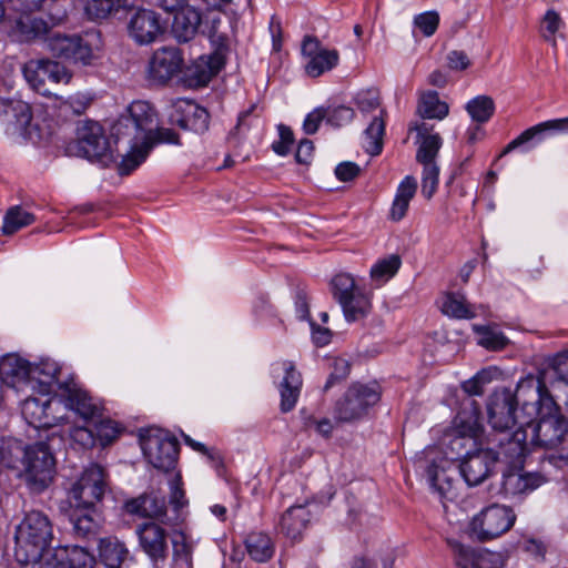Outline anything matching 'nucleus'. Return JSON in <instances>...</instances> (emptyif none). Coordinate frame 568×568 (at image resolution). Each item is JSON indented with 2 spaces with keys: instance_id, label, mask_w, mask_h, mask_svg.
I'll list each match as a JSON object with an SVG mask.
<instances>
[{
  "instance_id": "nucleus-22",
  "label": "nucleus",
  "mask_w": 568,
  "mask_h": 568,
  "mask_svg": "<svg viewBox=\"0 0 568 568\" xmlns=\"http://www.w3.org/2000/svg\"><path fill=\"white\" fill-rule=\"evenodd\" d=\"M94 556L80 546L58 547L32 568H93Z\"/></svg>"
},
{
  "instance_id": "nucleus-26",
  "label": "nucleus",
  "mask_w": 568,
  "mask_h": 568,
  "mask_svg": "<svg viewBox=\"0 0 568 568\" xmlns=\"http://www.w3.org/2000/svg\"><path fill=\"white\" fill-rule=\"evenodd\" d=\"M547 132H568V116L548 120L526 129L505 146L500 156L521 146L529 150L534 144L539 143Z\"/></svg>"
},
{
  "instance_id": "nucleus-57",
  "label": "nucleus",
  "mask_w": 568,
  "mask_h": 568,
  "mask_svg": "<svg viewBox=\"0 0 568 568\" xmlns=\"http://www.w3.org/2000/svg\"><path fill=\"white\" fill-rule=\"evenodd\" d=\"M92 98L84 93H75L70 95L67 100L61 101L60 108L65 112H71L73 115H82L91 105Z\"/></svg>"
},
{
  "instance_id": "nucleus-44",
  "label": "nucleus",
  "mask_w": 568,
  "mask_h": 568,
  "mask_svg": "<svg viewBox=\"0 0 568 568\" xmlns=\"http://www.w3.org/2000/svg\"><path fill=\"white\" fill-rule=\"evenodd\" d=\"M442 312L449 317L458 320H470L476 316L466 298L456 293L445 295L442 303Z\"/></svg>"
},
{
  "instance_id": "nucleus-18",
  "label": "nucleus",
  "mask_w": 568,
  "mask_h": 568,
  "mask_svg": "<svg viewBox=\"0 0 568 568\" xmlns=\"http://www.w3.org/2000/svg\"><path fill=\"white\" fill-rule=\"evenodd\" d=\"M123 508L129 515L150 519L149 521H159L166 526L174 525L173 519L168 516L165 497L154 490L126 500Z\"/></svg>"
},
{
  "instance_id": "nucleus-2",
  "label": "nucleus",
  "mask_w": 568,
  "mask_h": 568,
  "mask_svg": "<svg viewBox=\"0 0 568 568\" xmlns=\"http://www.w3.org/2000/svg\"><path fill=\"white\" fill-rule=\"evenodd\" d=\"M156 114L150 103L134 101L113 125L116 141L126 140L130 146L123 155L118 171L120 175H129L149 156L151 150L160 143L180 144L176 132L169 128H155Z\"/></svg>"
},
{
  "instance_id": "nucleus-43",
  "label": "nucleus",
  "mask_w": 568,
  "mask_h": 568,
  "mask_svg": "<svg viewBox=\"0 0 568 568\" xmlns=\"http://www.w3.org/2000/svg\"><path fill=\"white\" fill-rule=\"evenodd\" d=\"M386 111L382 110L379 116H375L365 130V150L371 155H378L383 150V136L385 134Z\"/></svg>"
},
{
  "instance_id": "nucleus-38",
  "label": "nucleus",
  "mask_w": 568,
  "mask_h": 568,
  "mask_svg": "<svg viewBox=\"0 0 568 568\" xmlns=\"http://www.w3.org/2000/svg\"><path fill=\"white\" fill-rule=\"evenodd\" d=\"M99 556L106 568H121L129 557V550L118 538L106 537L100 539Z\"/></svg>"
},
{
  "instance_id": "nucleus-64",
  "label": "nucleus",
  "mask_w": 568,
  "mask_h": 568,
  "mask_svg": "<svg viewBox=\"0 0 568 568\" xmlns=\"http://www.w3.org/2000/svg\"><path fill=\"white\" fill-rule=\"evenodd\" d=\"M504 559L499 552L479 549L477 568H503Z\"/></svg>"
},
{
  "instance_id": "nucleus-5",
  "label": "nucleus",
  "mask_w": 568,
  "mask_h": 568,
  "mask_svg": "<svg viewBox=\"0 0 568 568\" xmlns=\"http://www.w3.org/2000/svg\"><path fill=\"white\" fill-rule=\"evenodd\" d=\"M70 155L85 158L92 162L108 165L114 160L113 151L103 128L93 121H87L78 128L77 139L68 144Z\"/></svg>"
},
{
  "instance_id": "nucleus-62",
  "label": "nucleus",
  "mask_w": 568,
  "mask_h": 568,
  "mask_svg": "<svg viewBox=\"0 0 568 568\" xmlns=\"http://www.w3.org/2000/svg\"><path fill=\"white\" fill-rule=\"evenodd\" d=\"M356 105L362 112H371L379 106V94L376 90L361 91L356 95Z\"/></svg>"
},
{
  "instance_id": "nucleus-6",
  "label": "nucleus",
  "mask_w": 568,
  "mask_h": 568,
  "mask_svg": "<svg viewBox=\"0 0 568 568\" xmlns=\"http://www.w3.org/2000/svg\"><path fill=\"white\" fill-rule=\"evenodd\" d=\"M382 395L381 385L377 382L368 384L354 383L338 399L334 407V418L337 422L351 423L364 417L368 409L376 405Z\"/></svg>"
},
{
  "instance_id": "nucleus-46",
  "label": "nucleus",
  "mask_w": 568,
  "mask_h": 568,
  "mask_svg": "<svg viewBox=\"0 0 568 568\" xmlns=\"http://www.w3.org/2000/svg\"><path fill=\"white\" fill-rule=\"evenodd\" d=\"M466 111L473 121L486 123L495 113V102L488 95H478L467 102Z\"/></svg>"
},
{
  "instance_id": "nucleus-34",
  "label": "nucleus",
  "mask_w": 568,
  "mask_h": 568,
  "mask_svg": "<svg viewBox=\"0 0 568 568\" xmlns=\"http://www.w3.org/2000/svg\"><path fill=\"white\" fill-rule=\"evenodd\" d=\"M223 67L222 57L217 53L201 55L187 70L191 85L204 87Z\"/></svg>"
},
{
  "instance_id": "nucleus-19",
  "label": "nucleus",
  "mask_w": 568,
  "mask_h": 568,
  "mask_svg": "<svg viewBox=\"0 0 568 568\" xmlns=\"http://www.w3.org/2000/svg\"><path fill=\"white\" fill-rule=\"evenodd\" d=\"M50 52L60 59L90 64L93 59L91 45L79 36L54 33L47 38Z\"/></svg>"
},
{
  "instance_id": "nucleus-49",
  "label": "nucleus",
  "mask_w": 568,
  "mask_h": 568,
  "mask_svg": "<svg viewBox=\"0 0 568 568\" xmlns=\"http://www.w3.org/2000/svg\"><path fill=\"white\" fill-rule=\"evenodd\" d=\"M547 374L546 386L549 389L548 384L551 383V378L556 377L557 381L562 382L568 385V351L564 353H559L550 362L549 368L545 371H540L538 377L541 374Z\"/></svg>"
},
{
  "instance_id": "nucleus-55",
  "label": "nucleus",
  "mask_w": 568,
  "mask_h": 568,
  "mask_svg": "<svg viewBox=\"0 0 568 568\" xmlns=\"http://www.w3.org/2000/svg\"><path fill=\"white\" fill-rule=\"evenodd\" d=\"M439 182V168L437 164L423 165L422 194L432 199L436 193Z\"/></svg>"
},
{
  "instance_id": "nucleus-21",
  "label": "nucleus",
  "mask_w": 568,
  "mask_h": 568,
  "mask_svg": "<svg viewBox=\"0 0 568 568\" xmlns=\"http://www.w3.org/2000/svg\"><path fill=\"white\" fill-rule=\"evenodd\" d=\"M169 121L182 130L204 133L209 129L210 115L207 111L189 100H178L172 104Z\"/></svg>"
},
{
  "instance_id": "nucleus-33",
  "label": "nucleus",
  "mask_w": 568,
  "mask_h": 568,
  "mask_svg": "<svg viewBox=\"0 0 568 568\" xmlns=\"http://www.w3.org/2000/svg\"><path fill=\"white\" fill-rule=\"evenodd\" d=\"M285 375L282 383L280 384L281 393V410L283 413L291 412L298 399L301 387H302V375L296 371L295 366L291 362L284 363Z\"/></svg>"
},
{
  "instance_id": "nucleus-52",
  "label": "nucleus",
  "mask_w": 568,
  "mask_h": 568,
  "mask_svg": "<svg viewBox=\"0 0 568 568\" xmlns=\"http://www.w3.org/2000/svg\"><path fill=\"white\" fill-rule=\"evenodd\" d=\"M183 483L180 476H175L170 481V505L173 511L176 514L173 521L174 525L180 520V510L187 505L185 491L183 489Z\"/></svg>"
},
{
  "instance_id": "nucleus-27",
  "label": "nucleus",
  "mask_w": 568,
  "mask_h": 568,
  "mask_svg": "<svg viewBox=\"0 0 568 568\" xmlns=\"http://www.w3.org/2000/svg\"><path fill=\"white\" fill-rule=\"evenodd\" d=\"M59 405H61L60 397L48 398L45 400L30 397L24 402L23 414L30 418L29 423L33 424L36 427L51 428L63 420L62 416L52 414Z\"/></svg>"
},
{
  "instance_id": "nucleus-40",
  "label": "nucleus",
  "mask_w": 568,
  "mask_h": 568,
  "mask_svg": "<svg viewBox=\"0 0 568 568\" xmlns=\"http://www.w3.org/2000/svg\"><path fill=\"white\" fill-rule=\"evenodd\" d=\"M417 112L423 119L443 120L449 113V105L439 99L436 91H424L419 95Z\"/></svg>"
},
{
  "instance_id": "nucleus-53",
  "label": "nucleus",
  "mask_w": 568,
  "mask_h": 568,
  "mask_svg": "<svg viewBox=\"0 0 568 568\" xmlns=\"http://www.w3.org/2000/svg\"><path fill=\"white\" fill-rule=\"evenodd\" d=\"M428 478L432 487H434L443 498L453 499L455 494L453 493L452 481L445 477V473L437 471L434 465L427 469Z\"/></svg>"
},
{
  "instance_id": "nucleus-23",
  "label": "nucleus",
  "mask_w": 568,
  "mask_h": 568,
  "mask_svg": "<svg viewBox=\"0 0 568 568\" xmlns=\"http://www.w3.org/2000/svg\"><path fill=\"white\" fill-rule=\"evenodd\" d=\"M128 31L135 43L146 45L156 41L164 33L165 27L154 11L140 9L131 17Z\"/></svg>"
},
{
  "instance_id": "nucleus-9",
  "label": "nucleus",
  "mask_w": 568,
  "mask_h": 568,
  "mask_svg": "<svg viewBox=\"0 0 568 568\" xmlns=\"http://www.w3.org/2000/svg\"><path fill=\"white\" fill-rule=\"evenodd\" d=\"M516 520L513 509L507 506L491 505L476 515L470 529L480 541L495 539L508 531Z\"/></svg>"
},
{
  "instance_id": "nucleus-13",
  "label": "nucleus",
  "mask_w": 568,
  "mask_h": 568,
  "mask_svg": "<svg viewBox=\"0 0 568 568\" xmlns=\"http://www.w3.org/2000/svg\"><path fill=\"white\" fill-rule=\"evenodd\" d=\"M67 18V12L54 3L47 13V19L37 17L29 12H22L16 20L14 30L22 41H31L36 39H45L52 34V28L61 24Z\"/></svg>"
},
{
  "instance_id": "nucleus-29",
  "label": "nucleus",
  "mask_w": 568,
  "mask_h": 568,
  "mask_svg": "<svg viewBox=\"0 0 568 568\" xmlns=\"http://www.w3.org/2000/svg\"><path fill=\"white\" fill-rule=\"evenodd\" d=\"M69 520L73 532L81 538L97 536L102 523L101 515L97 511L95 506L72 505Z\"/></svg>"
},
{
  "instance_id": "nucleus-12",
  "label": "nucleus",
  "mask_w": 568,
  "mask_h": 568,
  "mask_svg": "<svg viewBox=\"0 0 568 568\" xmlns=\"http://www.w3.org/2000/svg\"><path fill=\"white\" fill-rule=\"evenodd\" d=\"M547 481L538 471H525L524 465H508L501 473L498 493L505 499H523Z\"/></svg>"
},
{
  "instance_id": "nucleus-31",
  "label": "nucleus",
  "mask_w": 568,
  "mask_h": 568,
  "mask_svg": "<svg viewBox=\"0 0 568 568\" xmlns=\"http://www.w3.org/2000/svg\"><path fill=\"white\" fill-rule=\"evenodd\" d=\"M33 118L31 105L19 99L0 98V121L26 131Z\"/></svg>"
},
{
  "instance_id": "nucleus-35",
  "label": "nucleus",
  "mask_w": 568,
  "mask_h": 568,
  "mask_svg": "<svg viewBox=\"0 0 568 568\" xmlns=\"http://www.w3.org/2000/svg\"><path fill=\"white\" fill-rule=\"evenodd\" d=\"M201 24V13L194 8L179 10L172 22V34L179 42L192 40Z\"/></svg>"
},
{
  "instance_id": "nucleus-30",
  "label": "nucleus",
  "mask_w": 568,
  "mask_h": 568,
  "mask_svg": "<svg viewBox=\"0 0 568 568\" xmlns=\"http://www.w3.org/2000/svg\"><path fill=\"white\" fill-rule=\"evenodd\" d=\"M417 131L418 149L416 161L422 165L436 164V156L442 148L443 140L438 133H432V126L423 122L415 126Z\"/></svg>"
},
{
  "instance_id": "nucleus-11",
  "label": "nucleus",
  "mask_w": 568,
  "mask_h": 568,
  "mask_svg": "<svg viewBox=\"0 0 568 568\" xmlns=\"http://www.w3.org/2000/svg\"><path fill=\"white\" fill-rule=\"evenodd\" d=\"M22 72L31 88L44 97L51 95L45 88L47 81L68 84L72 79V73L63 64L50 59L30 60L23 65Z\"/></svg>"
},
{
  "instance_id": "nucleus-14",
  "label": "nucleus",
  "mask_w": 568,
  "mask_h": 568,
  "mask_svg": "<svg viewBox=\"0 0 568 568\" xmlns=\"http://www.w3.org/2000/svg\"><path fill=\"white\" fill-rule=\"evenodd\" d=\"M497 462L498 454L494 449L477 447L466 452L458 467L467 485L477 486L493 474Z\"/></svg>"
},
{
  "instance_id": "nucleus-15",
  "label": "nucleus",
  "mask_w": 568,
  "mask_h": 568,
  "mask_svg": "<svg viewBox=\"0 0 568 568\" xmlns=\"http://www.w3.org/2000/svg\"><path fill=\"white\" fill-rule=\"evenodd\" d=\"M139 546L154 564H163L169 556V534L161 523L144 521L135 527Z\"/></svg>"
},
{
  "instance_id": "nucleus-20",
  "label": "nucleus",
  "mask_w": 568,
  "mask_h": 568,
  "mask_svg": "<svg viewBox=\"0 0 568 568\" xmlns=\"http://www.w3.org/2000/svg\"><path fill=\"white\" fill-rule=\"evenodd\" d=\"M301 50L302 54L308 59L305 71L312 78H317L338 64V51L323 48L314 36L304 37Z\"/></svg>"
},
{
  "instance_id": "nucleus-45",
  "label": "nucleus",
  "mask_w": 568,
  "mask_h": 568,
  "mask_svg": "<svg viewBox=\"0 0 568 568\" xmlns=\"http://www.w3.org/2000/svg\"><path fill=\"white\" fill-rule=\"evenodd\" d=\"M34 221L36 217L32 213L23 210L21 206H12L4 215L2 232L6 235H11Z\"/></svg>"
},
{
  "instance_id": "nucleus-58",
  "label": "nucleus",
  "mask_w": 568,
  "mask_h": 568,
  "mask_svg": "<svg viewBox=\"0 0 568 568\" xmlns=\"http://www.w3.org/2000/svg\"><path fill=\"white\" fill-rule=\"evenodd\" d=\"M478 552L479 549L455 544L454 554L456 566L458 568H477Z\"/></svg>"
},
{
  "instance_id": "nucleus-16",
  "label": "nucleus",
  "mask_w": 568,
  "mask_h": 568,
  "mask_svg": "<svg viewBox=\"0 0 568 568\" xmlns=\"http://www.w3.org/2000/svg\"><path fill=\"white\" fill-rule=\"evenodd\" d=\"M183 63L184 59L179 48H159L149 61L148 79L155 84H166L181 72Z\"/></svg>"
},
{
  "instance_id": "nucleus-4",
  "label": "nucleus",
  "mask_w": 568,
  "mask_h": 568,
  "mask_svg": "<svg viewBox=\"0 0 568 568\" xmlns=\"http://www.w3.org/2000/svg\"><path fill=\"white\" fill-rule=\"evenodd\" d=\"M332 294L339 303L346 322H362L372 314V293L359 287L354 277L339 273L332 278Z\"/></svg>"
},
{
  "instance_id": "nucleus-56",
  "label": "nucleus",
  "mask_w": 568,
  "mask_h": 568,
  "mask_svg": "<svg viewBox=\"0 0 568 568\" xmlns=\"http://www.w3.org/2000/svg\"><path fill=\"white\" fill-rule=\"evenodd\" d=\"M562 21L560 16L555 10H548L541 21L540 34L541 37L556 45L555 34L561 27Z\"/></svg>"
},
{
  "instance_id": "nucleus-3",
  "label": "nucleus",
  "mask_w": 568,
  "mask_h": 568,
  "mask_svg": "<svg viewBox=\"0 0 568 568\" xmlns=\"http://www.w3.org/2000/svg\"><path fill=\"white\" fill-rule=\"evenodd\" d=\"M52 537V525L45 514L39 510L27 513L16 532V559L22 565L32 564V567L44 560L47 552L53 550L49 548Z\"/></svg>"
},
{
  "instance_id": "nucleus-47",
  "label": "nucleus",
  "mask_w": 568,
  "mask_h": 568,
  "mask_svg": "<svg viewBox=\"0 0 568 568\" xmlns=\"http://www.w3.org/2000/svg\"><path fill=\"white\" fill-rule=\"evenodd\" d=\"M400 264L399 256L395 254L379 260L371 268V278L376 282L377 285L384 284L397 273Z\"/></svg>"
},
{
  "instance_id": "nucleus-32",
  "label": "nucleus",
  "mask_w": 568,
  "mask_h": 568,
  "mask_svg": "<svg viewBox=\"0 0 568 568\" xmlns=\"http://www.w3.org/2000/svg\"><path fill=\"white\" fill-rule=\"evenodd\" d=\"M311 521V511L306 505L290 507L281 517V531L293 541L300 540Z\"/></svg>"
},
{
  "instance_id": "nucleus-37",
  "label": "nucleus",
  "mask_w": 568,
  "mask_h": 568,
  "mask_svg": "<svg viewBox=\"0 0 568 568\" xmlns=\"http://www.w3.org/2000/svg\"><path fill=\"white\" fill-rule=\"evenodd\" d=\"M244 544L248 556L256 562L268 561L275 551L273 540L264 531H251L246 536Z\"/></svg>"
},
{
  "instance_id": "nucleus-63",
  "label": "nucleus",
  "mask_w": 568,
  "mask_h": 568,
  "mask_svg": "<svg viewBox=\"0 0 568 568\" xmlns=\"http://www.w3.org/2000/svg\"><path fill=\"white\" fill-rule=\"evenodd\" d=\"M488 381L487 373L481 371L474 377L463 382L462 389L469 396H480L484 394V385Z\"/></svg>"
},
{
  "instance_id": "nucleus-17",
  "label": "nucleus",
  "mask_w": 568,
  "mask_h": 568,
  "mask_svg": "<svg viewBox=\"0 0 568 568\" xmlns=\"http://www.w3.org/2000/svg\"><path fill=\"white\" fill-rule=\"evenodd\" d=\"M143 454L156 469L169 471L174 468L179 454L176 438L162 435H150L142 439Z\"/></svg>"
},
{
  "instance_id": "nucleus-28",
  "label": "nucleus",
  "mask_w": 568,
  "mask_h": 568,
  "mask_svg": "<svg viewBox=\"0 0 568 568\" xmlns=\"http://www.w3.org/2000/svg\"><path fill=\"white\" fill-rule=\"evenodd\" d=\"M504 436L498 439L499 452L507 459L509 465H524L525 457L528 453L527 428L520 425L513 434L503 433Z\"/></svg>"
},
{
  "instance_id": "nucleus-1",
  "label": "nucleus",
  "mask_w": 568,
  "mask_h": 568,
  "mask_svg": "<svg viewBox=\"0 0 568 568\" xmlns=\"http://www.w3.org/2000/svg\"><path fill=\"white\" fill-rule=\"evenodd\" d=\"M547 374L528 375L519 381L523 399L520 425L531 428V444L544 449H556L568 434V422L546 386Z\"/></svg>"
},
{
  "instance_id": "nucleus-36",
  "label": "nucleus",
  "mask_w": 568,
  "mask_h": 568,
  "mask_svg": "<svg viewBox=\"0 0 568 568\" xmlns=\"http://www.w3.org/2000/svg\"><path fill=\"white\" fill-rule=\"evenodd\" d=\"M60 368L53 361H41L38 364H31L30 383H38L40 393L49 395L53 392V386L57 384L59 387L62 383L58 381ZM65 383H63L64 385Z\"/></svg>"
},
{
  "instance_id": "nucleus-60",
  "label": "nucleus",
  "mask_w": 568,
  "mask_h": 568,
  "mask_svg": "<svg viewBox=\"0 0 568 568\" xmlns=\"http://www.w3.org/2000/svg\"><path fill=\"white\" fill-rule=\"evenodd\" d=\"M351 372V364L347 359L337 357L333 361L332 372L325 383L324 389H329L334 384L345 379Z\"/></svg>"
},
{
  "instance_id": "nucleus-61",
  "label": "nucleus",
  "mask_w": 568,
  "mask_h": 568,
  "mask_svg": "<svg viewBox=\"0 0 568 568\" xmlns=\"http://www.w3.org/2000/svg\"><path fill=\"white\" fill-rule=\"evenodd\" d=\"M70 436L82 448H92L98 444L94 427L77 426L71 430Z\"/></svg>"
},
{
  "instance_id": "nucleus-51",
  "label": "nucleus",
  "mask_w": 568,
  "mask_h": 568,
  "mask_svg": "<svg viewBox=\"0 0 568 568\" xmlns=\"http://www.w3.org/2000/svg\"><path fill=\"white\" fill-rule=\"evenodd\" d=\"M97 443L105 447L113 443L120 435L121 428L114 420L102 419L94 425Z\"/></svg>"
},
{
  "instance_id": "nucleus-42",
  "label": "nucleus",
  "mask_w": 568,
  "mask_h": 568,
  "mask_svg": "<svg viewBox=\"0 0 568 568\" xmlns=\"http://www.w3.org/2000/svg\"><path fill=\"white\" fill-rule=\"evenodd\" d=\"M31 363L17 356L7 355L0 361V376L4 382L30 381Z\"/></svg>"
},
{
  "instance_id": "nucleus-10",
  "label": "nucleus",
  "mask_w": 568,
  "mask_h": 568,
  "mask_svg": "<svg viewBox=\"0 0 568 568\" xmlns=\"http://www.w3.org/2000/svg\"><path fill=\"white\" fill-rule=\"evenodd\" d=\"M106 489V470L98 464H91L70 489L71 505L95 506L102 500Z\"/></svg>"
},
{
  "instance_id": "nucleus-48",
  "label": "nucleus",
  "mask_w": 568,
  "mask_h": 568,
  "mask_svg": "<svg viewBox=\"0 0 568 568\" xmlns=\"http://www.w3.org/2000/svg\"><path fill=\"white\" fill-rule=\"evenodd\" d=\"M474 331L479 335L478 344L488 351H500L509 343L508 338L501 333L488 326H474Z\"/></svg>"
},
{
  "instance_id": "nucleus-24",
  "label": "nucleus",
  "mask_w": 568,
  "mask_h": 568,
  "mask_svg": "<svg viewBox=\"0 0 568 568\" xmlns=\"http://www.w3.org/2000/svg\"><path fill=\"white\" fill-rule=\"evenodd\" d=\"M478 417L479 408L477 406H475L474 413L468 420L463 418V413L458 415L460 425L458 426L457 434L447 445L448 450L452 453V459L462 462L467 450H474L477 448L476 438L479 436L481 430Z\"/></svg>"
},
{
  "instance_id": "nucleus-25",
  "label": "nucleus",
  "mask_w": 568,
  "mask_h": 568,
  "mask_svg": "<svg viewBox=\"0 0 568 568\" xmlns=\"http://www.w3.org/2000/svg\"><path fill=\"white\" fill-rule=\"evenodd\" d=\"M61 404L75 412L84 420L93 419L101 415L102 406L97 403L89 393L75 383L60 385Z\"/></svg>"
},
{
  "instance_id": "nucleus-41",
  "label": "nucleus",
  "mask_w": 568,
  "mask_h": 568,
  "mask_svg": "<svg viewBox=\"0 0 568 568\" xmlns=\"http://www.w3.org/2000/svg\"><path fill=\"white\" fill-rule=\"evenodd\" d=\"M172 558L181 568H191L193 560L194 542L182 530H175L171 537Z\"/></svg>"
},
{
  "instance_id": "nucleus-8",
  "label": "nucleus",
  "mask_w": 568,
  "mask_h": 568,
  "mask_svg": "<svg viewBox=\"0 0 568 568\" xmlns=\"http://www.w3.org/2000/svg\"><path fill=\"white\" fill-rule=\"evenodd\" d=\"M488 423L494 430L506 433L523 420V399L519 398V383L516 390L500 388L495 390L487 404Z\"/></svg>"
},
{
  "instance_id": "nucleus-50",
  "label": "nucleus",
  "mask_w": 568,
  "mask_h": 568,
  "mask_svg": "<svg viewBox=\"0 0 568 568\" xmlns=\"http://www.w3.org/2000/svg\"><path fill=\"white\" fill-rule=\"evenodd\" d=\"M122 6V0H91L85 6V12L91 19H105Z\"/></svg>"
},
{
  "instance_id": "nucleus-7",
  "label": "nucleus",
  "mask_w": 568,
  "mask_h": 568,
  "mask_svg": "<svg viewBox=\"0 0 568 568\" xmlns=\"http://www.w3.org/2000/svg\"><path fill=\"white\" fill-rule=\"evenodd\" d=\"M23 478L33 493L43 491L52 481L55 460L47 443L29 445L22 459Z\"/></svg>"
},
{
  "instance_id": "nucleus-39",
  "label": "nucleus",
  "mask_w": 568,
  "mask_h": 568,
  "mask_svg": "<svg viewBox=\"0 0 568 568\" xmlns=\"http://www.w3.org/2000/svg\"><path fill=\"white\" fill-rule=\"evenodd\" d=\"M416 190L417 182L415 178L410 175H407L399 183L389 212L390 220L398 222L405 217L409 203L415 196Z\"/></svg>"
},
{
  "instance_id": "nucleus-59",
  "label": "nucleus",
  "mask_w": 568,
  "mask_h": 568,
  "mask_svg": "<svg viewBox=\"0 0 568 568\" xmlns=\"http://www.w3.org/2000/svg\"><path fill=\"white\" fill-rule=\"evenodd\" d=\"M414 24L425 37L433 36L439 24V16L436 11H427L414 18Z\"/></svg>"
},
{
  "instance_id": "nucleus-54",
  "label": "nucleus",
  "mask_w": 568,
  "mask_h": 568,
  "mask_svg": "<svg viewBox=\"0 0 568 568\" xmlns=\"http://www.w3.org/2000/svg\"><path fill=\"white\" fill-rule=\"evenodd\" d=\"M325 113L326 122L334 128L348 124L355 115L354 110L346 105L327 106Z\"/></svg>"
}]
</instances>
